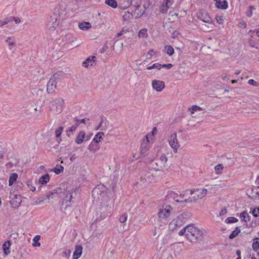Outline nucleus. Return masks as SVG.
Segmentation results:
<instances>
[{
    "mask_svg": "<svg viewBox=\"0 0 259 259\" xmlns=\"http://www.w3.org/2000/svg\"><path fill=\"white\" fill-rule=\"evenodd\" d=\"M60 15H57L56 12L51 17V20L47 23V28L50 31H54L59 25L60 22Z\"/></svg>",
    "mask_w": 259,
    "mask_h": 259,
    "instance_id": "4",
    "label": "nucleus"
},
{
    "mask_svg": "<svg viewBox=\"0 0 259 259\" xmlns=\"http://www.w3.org/2000/svg\"><path fill=\"white\" fill-rule=\"evenodd\" d=\"M168 196L172 198L175 201L178 202L184 203L191 201V200L189 201L190 197L188 199H185L184 200L180 199V194L175 193L173 191H169L168 192Z\"/></svg>",
    "mask_w": 259,
    "mask_h": 259,
    "instance_id": "12",
    "label": "nucleus"
},
{
    "mask_svg": "<svg viewBox=\"0 0 259 259\" xmlns=\"http://www.w3.org/2000/svg\"><path fill=\"white\" fill-rule=\"evenodd\" d=\"M27 184L29 188L32 191H34L36 190L35 187L33 186L32 182L31 181H27Z\"/></svg>",
    "mask_w": 259,
    "mask_h": 259,
    "instance_id": "51",
    "label": "nucleus"
},
{
    "mask_svg": "<svg viewBox=\"0 0 259 259\" xmlns=\"http://www.w3.org/2000/svg\"><path fill=\"white\" fill-rule=\"evenodd\" d=\"M18 178V175L16 173L12 174L9 178V185L12 186Z\"/></svg>",
    "mask_w": 259,
    "mask_h": 259,
    "instance_id": "28",
    "label": "nucleus"
},
{
    "mask_svg": "<svg viewBox=\"0 0 259 259\" xmlns=\"http://www.w3.org/2000/svg\"><path fill=\"white\" fill-rule=\"evenodd\" d=\"M240 217L241 218H243L241 220L242 221H243L245 222H247L250 220V217L246 211L242 212L240 214Z\"/></svg>",
    "mask_w": 259,
    "mask_h": 259,
    "instance_id": "32",
    "label": "nucleus"
},
{
    "mask_svg": "<svg viewBox=\"0 0 259 259\" xmlns=\"http://www.w3.org/2000/svg\"><path fill=\"white\" fill-rule=\"evenodd\" d=\"M64 101L61 98H57L52 102L50 106L51 110L55 114H58L63 110Z\"/></svg>",
    "mask_w": 259,
    "mask_h": 259,
    "instance_id": "3",
    "label": "nucleus"
},
{
    "mask_svg": "<svg viewBox=\"0 0 259 259\" xmlns=\"http://www.w3.org/2000/svg\"><path fill=\"white\" fill-rule=\"evenodd\" d=\"M173 3L174 0H164L160 7V11L162 13H166L168 9L171 7Z\"/></svg>",
    "mask_w": 259,
    "mask_h": 259,
    "instance_id": "14",
    "label": "nucleus"
},
{
    "mask_svg": "<svg viewBox=\"0 0 259 259\" xmlns=\"http://www.w3.org/2000/svg\"><path fill=\"white\" fill-rule=\"evenodd\" d=\"M63 130V127L62 126H60L56 130L55 135L57 138H58L61 136V135L62 133Z\"/></svg>",
    "mask_w": 259,
    "mask_h": 259,
    "instance_id": "43",
    "label": "nucleus"
},
{
    "mask_svg": "<svg viewBox=\"0 0 259 259\" xmlns=\"http://www.w3.org/2000/svg\"><path fill=\"white\" fill-rule=\"evenodd\" d=\"M153 137V134H147L146 136H145V138L143 140H145V143H146V144H147L148 143L150 142V140L149 139L151 138V139H152Z\"/></svg>",
    "mask_w": 259,
    "mask_h": 259,
    "instance_id": "47",
    "label": "nucleus"
},
{
    "mask_svg": "<svg viewBox=\"0 0 259 259\" xmlns=\"http://www.w3.org/2000/svg\"><path fill=\"white\" fill-rule=\"evenodd\" d=\"M85 120H86V118L82 119H81L80 120H78V119H76V122H78V124H79V123H84V122H85Z\"/></svg>",
    "mask_w": 259,
    "mask_h": 259,
    "instance_id": "61",
    "label": "nucleus"
},
{
    "mask_svg": "<svg viewBox=\"0 0 259 259\" xmlns=\"http://www.w3.org/2000/svg\"><path fill=\"white\" fill-rule=\"evenodd\" d=\"M79 27L81 30H86L91 27V24L89 22H82L79 24Z\"/></svg>",
    "mask_w": 259,
    "mask_h": 259,
    "instance_id": "29",
    "label": "nucleus"
},
{
    "mask_svg": "<svg viewBox=\"0 0 259 259\" xmlns=\"http://www.w3.org/2000/svg\"><path fill=\"white\" fill-rule=\"evenodd\" d=\"M9 22H10V18H7L4 20L0 21V26H3Z\"/></svg>",
    "mask_w": 259,
    "mask_h": 259,
    "instance_id": "52",
    "label": "nucleus"
},
{
    "mask_svg": "<svg viewBox=\"0 0 259 259\" xmlns=\"http://www.w3.org/2000/svg\"><path fill=\"white\" fill-rule=\"evenodd\" d=\"M82 247L81 245H76L75 250L73 252L72 259H78L82 254Z\"/></svg>",
    "mask_w": 259,
    "mask_h": 259,
    "instance_id": "16",
    "label": "nucleus"
},
{
    "mask_svg": "<svg viewBox=\"0 0 259 259\" xmlns=\"http://www.w3.org/2000/svg\"><path fill=\"white\" fill-rule=\"evenodd\" d=\"M104 135V133L102 132L98 133L95 136L92 142L95 143L96 144H98L102 138V136Z\"/></svg>",
    "mask_w": 259,
    "mask_h": 259,
    "instance_id": "25",
    "label": "nucleus"
},
{
    "mask_svg": "<svg viewBox=\"0 0 259 259\" xmlns=\"http://www.w3.org/2000/svg\"><path fill=\"white\" fill-rule=\"evenodd\" d=\"M205 232L203 229L199 228L193 224H189L181 229L179 232V235H185L190 242L196 243L203 239Z\"/></svg>",
    "mask_w": 259,
    "mask_h": 259,
    "instance_id": "1",
    "label": "nucleus"
},
{
    "mask_svg": "<svg viewBox=\"0 0 259 259\" xmlns=\"http://www.w3.org/2000/svg\"><path fill=\"white\" fill-rule=\"evenodd\" d=\"M50 180V177L49 174H46L41 176L39 180V182L42 185L47 184Z\"/></svg>",
    "mask_w": 259,
    "mask_h": 259,
    "instance_id": "27",
    "label": "nucleus"
},
{
    "mask_svg": "<svg viewBox=\"0 0 259 259\" xmlns=\"http://www.w3.org/2000/svg\"><path fill=\"white\" fill-rule=\"evenodd\" d=\"M56 75H54L50 79L47 84V91L49 93H52L54 92L56 88V84L55 81Z\"/></svg>",
    "mask_w": 259,
    "mask_h": 259,
    "instance_id": "15",
    "label": "nucleus"
},
{
    "mask_svg": "<svg viewBox=\"0 0 259 259\" xmlns=\"http://www.w3.org/2000/svg\"><path fill=\"white\" fill-rule=\"evenodd\" d=\"M85 138V133L84 131H80L77 137H76V139L75 140V143L77 144H81L83 141V140L84 139V138Z\"/></svg>",
    "mask_w": 259,
    "mask_h": 259,
    "instance_id": "20",
    "label": "nucleus"
},
{
    "mask_svg": "<svg viewBox=\"0 0 259 259\" xmlns=\"http://www.w3.org/2000/svg\"><path fill=\"white\" fill-rule=\"evenodd\" d=\"M9 18L10 22L14 21L16 24H19L21 22V19L19 17H10Z\"/></svg>",
    "mask_w": 259,
    "mask_h": 259,
    "instance_id": "44",
    "label": "nucleus"
},
{
    "mask_svg": "<svg viewBox=\"0 0 259 259\" xmlns=\"http://www.w3.org/2000/svg\"><path fill=\"white\" fill-rule=\"evenodd\" d=\"M224 167L222 164H219L214 167V170L217 174L221 173Z\"/></svg>",
    "mask_w": 259,
    "mask_h": 259,
    "instance_id": "40",
    "label": "nucleus"
},
{
    "mask_svg": "<svg viewBox=\"0 0 259 259\" xmlns=\"http://www.w3.org/2000/svg\"><path fill=\"white\" fill-rule=\"evenodd\" d=\"M147 144H146V143H145V140H144L141 146V152L142 154L143 155H146V152L148 150V149L147 148Z\"/></svg>",
    "mask_w": 259,
    "mask_h": 259,
    "instance_id": "34",
    "label": "nucleus"
},
{
    "mask_svg": "<svg viewBox=\"0 0 259 259\" xmlns=\"http://www.w3.org/2000/svg\"><path fill=\"white\" fill-rule=\"evenodd\" d=\"M12 244L11 241H6L3 245V249L5 255H8L10 253V248Z\"/></svg>",
    "mask_w": 259,
    "mask_h": 259,
    "instance_id": "19",
    "label": "nucleus"
},
{
    "mask_svg": "<svg viewBox=\"0 0 259 259\" xmlns=\"http://www.w3.org/2000/svg\"><path fill=\"white\" fill-rule=\"evenodd\" d=\"M132 4L131 0H121L119 6L121 8L125 9L128 8Z\"/></svg>",
    "mask_w": 259,
    "mask_h": 259,
    "instance_id": "22",
    "label": "nucleus"
},
{
    "mask_svg": "<svg viewBox=\"0 0 259 259\" xmlns=\"http://www.w3.org/2000/svg\"><path fill=\"white\" fill-rule=\"evenodd\" d=\"M127 219V214L125 213L121 215L119 219L120 222L123 223L125 222Z\"/></svg>",
    "mask_w": 259,
    "mask_h": 259,
    "instance_id": "46",
    "label": "nucleus"
},
{
    "mask_svg": "<svg viewBox=\"0 0 259 259\" xmlns=\"http://www.w3.org/2000/svg\"><path fill=\"white\" fill-rule=\"evenodd\" d=\"M148 37L147 29L143 28L139 31L138 33V37L140 38H147Z\"/></svg>",
    "mask_w": 259,
    "mask_h": 259,
    "instance_id": "24",
    "label": "nucleus"
},
{
    "mask_svg": "<svg viewBox=\"0 0 259 259\" xmlns=\"http://www.w3.org/2000/svg\"><path fill=\"white\" fill-rule=\"evenodd\" d=\"M258 240V239L257 238L254 239L252 245V249L254 251H257L259 249V242Z\"/></svg>",
    "mask_w": 259,
    "mask_h": 259,
    "instance_id": "36",
    "label": "nucleus"
},
{
    "mask_svg": "<svg viewBox=\"0 0 259 259\" xmlns=\"http://www.w3.org/2000/svg\"><path fill=\"white\" fill-rule=\"evenodd\" d=\"M184 217L183 214L178 215L172 220L169 224V228L172 230L181 227L184 223Z\"/></svg>",
    "mask_w": 259,
    "mask_h": 259,
    "instance_id": "7",
    "label": "nucleus"
},
{
    "mask_svg": "<svg viewBox=\"0 0 259 259\" xmlns=\"http://www.w3.org/2000/svg\"><path fill=\"white\" fill-rule=\"evenodd\" d=\"M152 85L157 92H161L165 87V83L163 81L154 80L152 82Z\"/></svg>",
    "mask_w": 259,
    "mask_h": 259,
    "instance_id": "13",
    "label": "nucleus"
},
{
    "mask_svg": "<svg viewBox=\"0 0 259 259\" xmlns=\"http://www.w3.org/2000/svg\"><path fill=\"white\" fill-rule=\"evenodd\" d=\"M197 193V198L194 197L195 199H202L207 193V190L206 189H198L196 191Z\"/></svg>",
    "mask_w": 259,
    "mask_h": 259,
    "instance_id": "21",
    "label": "nucleus"
},
{
    "mask_svg": "<svg viewBox=\"0 0 259 259\" xmlns=\"http://www.w3.org/2000/svg\"><path fill=\"white\" fill-rule=\"evenodd\" d=\"M155 54V52L153 49L150 50L146 55V57L148 59H151L152 57Z\"/></svg>",
    "mask_w": 259,
    "mask_h": 259,
    "instance_id": "45",
    "label": "nucleus"
},
{
    "mask_svg": "<svg viewBox=\"0 0 259 259\" xmlns=\"http://www.w3.org/2000/svg\"><path fill=\"white\" fill-rule=\"evenodd\" d=\"M156 131H157L156 127H153L151 134H153V135H154L155 133L156 132Z\"/></svg>",
    "mask_w": 259,
    "mask_h": 259,
    "instance_id": "64",
    "label": "nucleus"
},
{
    "mask_svg": "<svg viewBox=\"0 0 259 259\" xmlns=\"http://www.w3.org/2000/svg\"><path fill=\"white\" fill-rule=\"evenodd\" d=\"M74 191L75 190L73 189L69 191L63 198L61 205L62 206L65 205V210H66L68 207L71 206V202L72 199V194Z\"/></svg>",
    "mask_w": 259,
    "mask_h": 259,
    "instance_id": "9",
    "label": "nucleus"
},
{
    "mask_svg": "<svg viewBox=\"0 0 259 259\" xmlns=\"http://www.w3.org/2000/svg\"><path fill=\"white\" fill-rule=\"evenodd\" d=\"M187 196L186 193H181L180 194V199L183 200V199Z\"/></svg>",
    "mask_w": 259,
    "mask_h": 259,
    "instance_id": "59",
    "label": "nucleus"
},
{
    "mask_svg": "<svg viewBox=\"0 0 259 259\" xmlns=\"http://www.w3.org/2000/svg\"><path fill=\"white\" fill-rule=\"evenodd\" d=\"M161 68V65L159 63H155L153 64L152 66H149L147 67V69L151 70L154 68H156L157 69H160Z\"/></svg>",
    "mask_w": 259,
    "mask_h": 259,
    "instance_id": "42",
    "label": "nucleus"
},
{
    "mask_svg": "<svg viewBox=\"0 0 259 259\" xmlns=\"http://www.w3.org/2000/svg\"><path fill=\"white\" fill-rule=\"evenodd\" d=\"M96 58L95 56H91L87 58L83 62V65L85 67L93 66L96 61Z\"/></svg>",
    "mask_w": 259,
    "mask_h": 259,
    "instance_id": "17",
    "label": "nucleus"
},
{
    "mask_svg": "<svg viewBox=\"0 0 259 259\" xmlns=\"http://www.w3.org/2000/svg\"><path fill=\"white\" fill-rule=\"evenodd\" d=\"M189 111L191 112V114L194 113V112L197 110L201 111L202 108L198 106L193 105L191 107L189 108Z\"/></svg>",
    "mask_w": 259,
    "mask_h": 259,
    "instance_id": "37",
    "label": "nucleus"
},
{
    "mask_svg": "<svg viewBox=\"0 0 259 259\" xmlns=\"http://www.w3.org/2000/svg\"><path fill=\"white\" fill-rule=\"evenodd\" d=\"M131 15H132L130 14V13L129 12H128V11L125 12L123 16V18L124 20L128 21L130 19Z\"/></svg>",
    "mask_w": 259,
    "mask_h": 259,
    "instance_id": "48",
    "label": "nucleus"
},
{
    "mask_svg": "<svg viewBox=\"0 0 259 259\" xmlns=\"http://www.w3.org/2000/svg\"><path fill=\"white\" fill-rule=\"evenodd\" d=\"M70 253H71L70 250H66L63 252V256L64 257H67L68 256H69L70 255Z\"/></svg>",
    "mask_w": 259,
    "mask_h": 259,
    "instance_id": "56",
    "label": "nucleus"
},
{
    "mask_svg": "<svg viewBox=\"0 0 259 259\" xmlns=\"http://www.w3.org/2000/svg\"><path fill=\"white\" fill-rule=\"evenodd\" d=\"M64 170V167L60 165L59 167H55L53 169V171L56 174L58 175L62 172H63Z\"/></svg>",
    "mask_w": 259,
    "mask_h": 259,
    "instance_id": "41",
    "label": "nucleus"
},
{
    "mask_svg": "<svg viewBox=\"0 0 259 259\" xmlns=\"http://www.w3.org/2000/svg\"><path fill=\"white\" fill-rule=\"evenodd\" d=\"M249 9V11L246 12V15L249 17H251L252 15V10L254 9L252 6H250Z\"/></svg>",
    "mask_w": 259,
    "mask_h": 259,
    "instance_id": "54",
    "label": "nucleus"
},
{
    "mask_svg": "<svg viewBox=\"0 0 259 259\" xmlns=\"http://www.w3.org/2000/svg\"><path fill=\"white\" fill-rule=\"evenodd\" d=\"M10 198L11 199L10 203L13 207H18L22 202L21 198L20 195L10 193Z\"/></svg>",
    "mask_w": 259,
    "mask_h": 259,
    "instance_id": "11",
    "label": "nucleus"
},
{
    "mask_svg": "<svg viewBox=\"0 0 259 259\" xmlns=\"http://www.w3.org/2000/svg\"><path fill=\"white\" fill-rule=\"evenodd\" d=\"M168 143L170 147L174 150V151L177 152L178 149L180 147L179 143L177 139L176 133H174L170 135L168 140Z\"/></svg>",
    "mask_w": 259,
    "mask_h": 259,
    "instance_id": "8",
    "label": "nucleus"
},
{
    "mask_svg": "<svg viewBox=\"0 0 259 259\" xmlns=\"http://www.w3.org/2000/svg\"><path fill=\"white\" fill-rule=\"evenodd\" d=\"M215 7L219 9L226 10L228 7V2L226 0H220L215 3Z\"/></svg>",
    "mask_w": 259,
    "mask_h": 259,
    "instance_id": "18",
    "label": "nucleus"
},
{
    "mask_svg": "<svg viewBox=\"0 0 259 259\" xmlns=\"http://www.w3.org/2000/svg\"><path fill=\"white\" fill-rule=\"evenodd\" d=\"M112 209L111 205H102L100 209V218L101 220H103L106 217H108L111 212Z\"/></svg>",
    "mask_w": 259,
    "mask_h": 259,
    "instance_id": "10",
    "label": "nucleus"
},
{
    "mask_svg": "<svg viewBox=\"0 0 259 259\" xmlns=\"http://www.w3.org/2000/svg\"><path fill=\"white\" fill-rule=\"evenodd\" d=\"M6 42L8 44L9 46V49L10 50H12L13 48L16 46L14 41L12 39L11 37H8L6 40Z\"/></svg>",
    "mask_w": 259,
    "mask_h": 259,
    "instance_id": "30",
    "label": "nucleus"
},
{
    "mask_svg": "<svg viewBox=\"0 0 259 259\" xmlns=\"http://www.w3.org/2000/svg\"><path fill=\"white\" fill-rule=\"evenodd\" d=\"M167 159L166 156L164 154H162L159 158L155 159L154 164L156 165V167H154V169L156 171L166 168L167 165Z\"/></svg>",
    "mask_w": 259,
    "mask_h": 259,
    "instance_id": "5",
    "label": "nucleus"
},
{
    "mask_svg": "<svg viewBox=\"0 0 259 259\" xmlns=\"http://www.w3.org/2000/svg\"><path fill=\"white\" fill-rule=\"evenodd\" d=\"M171 210V207L168 205H166L165 207H162V208H160L157 213L159 221L163 224H167L168 223L167 219L170 215Z\"/></svg>",
    "mask_w": 259,
    "mask_h": 259,
    "instance_id": "2",
    "label": "nucleus"
},
{
    "mask_svg": "<svg viewBox=\"0 0 259 259\" xmlns=\"http://www.w3.org/2000/svg\"><path fill=\"white\" fill-rule=\"evenodd\" d=\"M252 214L255 217H259V207L255 208L253 210Z\"/></svg>",
    "mask_w": 259,
    "mask_h": 259,
    "instance_id": "53",
    "label": "nucleus"
},
{
    "mask_svg": "<svg viewBox=\"0 0 259 259\" xmlns=\"http://www.w3.org/2000/svg\"><path fill=\"white\" fill-rule=\"evenodd\" d=\"M244 258L245 259H257L253 254L251 255L249 253L248 255H247Z\"/></svg>",
    "mask_w": 259,
    "mask_h": 259,
    "instance_id": "57",
    "label": "nucleus"
},
{
    "mask_svg": "<svg viewBox=\"0 0 259 259\" xmlns=\"http://www.w3.org/2000/svg\"><path fill=\"white\" fill-rule=\"evenodd\" d=\"M240 232V229L239 227H236L235 229L231 233L229 236V238L232 239L236 237Z\"/></svg>",
    "mask_w": 259,
    "mask_h": 259,
    "instance_id": "31",
    "label": "nucleus"
},
{
    "mask_svg": "<svg viewBox=\"0 0 259 259\" xmlns=\"http://www.w3.org/2000/svg\"><path fill=\"white\" fill-rule=\"evenodd\" d=\"M102 124H103V120H102V121L99 123V125L96 128V130L97 131V130H99L100 128H101L102 127Z\"/></svg>",
    "mask_w": 259,
    "mask_h": 259,
    "instance_id": "60",
    "label": "nucleus"
},
{
    "mask_svg": "<svg viewBox=\"0 0 259 259\" xmlns=\"http://www.w3.org/2000/svg\"><path fill=\"white\" fill-rule=\"evenodd\" d=\"M78 123L76 122L74 125H73L71 127H69L67 131V136H70L69 133H73V132H74L76 130V129L77 128V127H78Z\"/></svg>",
    "mask_w": 259,
    "mask_h": 259,
    "instance_id": "35",
    "label": "nucleus"
},
{
    "mask_svg": "<svg viewBox=\"0 0 259 259\" xmlns=\"http://www.w3.org/2000/svg\"><path fill=\"white\" fill-rule=\"evenodd\" d=\"M88 149L91 151L95 152L98 149V145L95 143L91 142L88 147Z\"/></svg>",
    "mask_w": 259,
    "mask_h": 259,
    "instance_id": "38",
    "label": "nucleus"
},
{
    "mask_svg": "<svg viewBox=\"0 0 259 259\" xmlns=\"http://www.w3.org/2000/svg\"><path fill=\"white\" fill-rule=\"evenodd\" d=\"M236 254L238 256V257H241V251L240 250H236Z\"/></svg>",
    "mask_w": 259,
    "mask_h": 259,
    "instance_id": "63",
    "label": "nucleus"
},
{
    "mask_svg": "<svg viewBox=\"0 0 259 259\" xmlns=\"http://www.w3.org/2000/svg\"><path fill=\"white\" fill-rule=\"evenodd\" d=\"M238 220L237 218H236L235 217H231L228 218L226 220L225 222L227 224H230V223H236L238 222Z\"/></svg>",
    "mask_w": 259,
    "mask_h": 259,
    "instance_id": "39",
    "label": "nucleus"
},
{
    "mask_svg": "<svg viewBox=\"0 0 259 259\" xmlns=\"http://www.w3.org/2000/svg\"><path fill=\"white\" fill-rule=\"evenodd\" d=\"M105 3L113 9L116 8L118 6L117 2L115 0H106Z\"/></svg>",
    "mask_w": 259,
    "mask_h": 259,
    "instance_id": "26",
    "label": "nucleus"
},
{
    "mask_svg": "<svg viewBox=\"0 0 259 259\" xmlns=\"http://www.w3.org/2000/svg\"><path fill=\"white\" fill-rule=\"evenodd\" d=\"M54 195V193L53 192H51L50 193L48 196H47V198L50 199V198H53V195Z\"/></svg>",
    "mask_w": 259,
    "mask_h": 259,
    "instance_id": "62",
    "label": "nucleus"
},
{
    "mask_svg": "<svg viewBox=\"0 0 259 259\" xmlns=\"http://www.w3.org/2000/svg\"><path fill=\"white\" fill-rule=\"evenodd\" d=\"M202 20L203 22L207 23H210L211 22V19L210 17L207 15H206V16L204 17V18L202 19Z\"/></svg>",
    "mask_w": 259,
    "mask_h": 259,
    "instance_id": "50",
    "label": "nucleus"
},
{
    "mask_svg": "<svg viewBox=\"0 0 259 259\" xmlns=\"http://www.w3.org/2000/svg\"><path fill=\"white\" fill-rule=\"evenodd\" d=\"M40 236L39 235H36L33 239L32 245L35 247H39L40 245V243L38 242V240L40 239Z\"/></svg>",
    "mask_w": 259,
    "mask_h": 259,
    "instance_id": "33",
    "label": "nucleus"
},
{
    "mask_svg": "<svg viewBox=\"0 0 259 259\" xmlns=\"http://www.w3.org/2000/svg\"><path fill=\"white\" fill-rule=\"evenodd\" d=\"M172 67V65L170 63H169V64H163L162 65H161V67H163V68H166L167 69H170L171 68V67Z\"/></svg>",
    "mask_w": 259,
    "mask_h": 259,
    "instance_id": "58",
    "label": "nucleus"
},
{
    "mask_svg": "<svg viewBox=\"0 0 259 259\" xmlns=\"http://www.w3.org/2000/svg\"><path fill=\"white\" fill-rule=\"evenodd\" d=\"M155 171L151 169L149 171L145 172L141 176V181L144 184H149L155 181L154 173Z\"/></svg>",
    "mask_w": 259,
    "mask_h": 259,
    "instance_id": "6",
    "label": "nucleus"
},
{
    "mask_svg": "<svg viewBox=\"0 0 259 259\" xmlns=\"http://www.w3.org/2000/svg\"><path fill=\"white\" fill-rule=\"evenodd\" d=\"M248 82L249 84L252 85L254 87L259 86V83L252 79H249Z\"/></svg>",
    "mask_w": 259,
    "mask_h": 259,
    "instance_id": "49",
    "label": "nucleus"
},
{
    "mask_svg": "<svg viewBox=\"0 0 259 259\" xmlns=\"http://www.w3.org/2000/svg\"><path fill=\"white\" fill-rule=\"evenodd\" d=\"M163 51L168 56H171L174 53V49L172 46L167 45L164 47Z\"/></svg>",
    "mask_w": 259,
    "mask_h": 259,
    "instance_id": "23",
    "label": "nucleus"
},
{
    "mask_svg": "<svg viewBox=\"0 0 259 259\" xmlns=\"http://www.w3.org/2000/svg\"><path fill=\"white\" fill-rule=\"evenodd\" d=\"M249 46L252 48H255L256 49H258V47L254 45V41L252 39H249Z\"/></svg>",
    "mask_w": 259,
    "mask_h": 259,
    "instance_id": "55",
    "label": "nucleus"
}]
</instances>
